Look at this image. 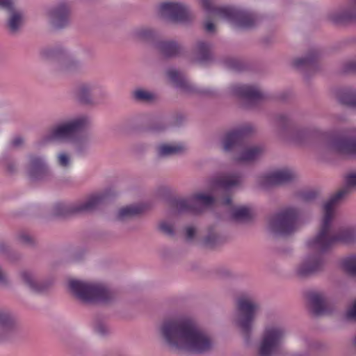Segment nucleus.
Segmentation results:
<instances>
[{
    "label": "nucleus",
    "instance_id": "1",
    "mask_svg": "<svg viewBox=\"0 0 356 356\" xmlns=\"http://www.w3.org/2000/svg\"><path fill=\"white\" fill-rule=\"evenodd\" d=\"M273 124L275 134L281 140L298 145H313L320 153L356 156V129L332 138L330 131L316 127L309 131L294 129L291 117L286 113L275 116Z\"/></svg>",
    "mask_w": 356,
    "mask_h": 356
},
{
    "label": "nucleus",
    "instance_id": "2",
    "mask_svg": "<svg viewBox=\"0 0 356 356\" xmlns=\"http://www.w3.org/2000/svg\"><path fill=\"white\" fill-rule=\"evenodd\" d=\"M159 333L162 342L172 350L203 355L211 352L213 348L211 336L198 328L188 317L178 316L164 320Z\"/></svg>",
    "mask_w": 356,
    "mask_h": 356
},
{
    "label": "nucleus",
    "instance_id": "3",
    "mask_svg": "<svg viewBox=\"0 0 356 356\" xmlns=\"http://www.w3.org/2000/svg\"><path fill=\"white\" fill-rule=\"evenodd\" d=\"M343 193L333 195L323 205L324 215L319 232L316 236L307 241L310 249L327 251L337 243H350L356 239V227H346L336 232H332L334 207Z\"/></svg>",
    "mask_w": 356,
    "mask_h": 356
},
{
    "label": "nucleus",
    "instance_id": "4",
    "mask_svg": "<svg viewBox=\"0 0 356 356\" xmlns=\"http://www.w3.org/2000/svg\"><path fill=\"white\" fill-rule=\"evenodd\" d=\"M202 6L209 13L228 21L241 29L253 27L258 22V17L253 12L235 6L213 7V0H200Z\"/></svg>",
    "mask_w": 356,
    "mask_h": 356
},
{
    "label": "nucleus",
    "instance_id": "5",
    "mask_svg": "<svg viewBox=\"0 0 356 356\" xmlns=\"http://www.w3.org/2000/svg\"><path fill=\"white\" fill-rule=\"evenodd\" d=\"M259 310L260 304L252 296L244 294L238 298L234 322L246 341L250 339L254 322Z\"/></svg>",
    "mask_w": 356,
    "mask_h": 356
},
{
    "label": "nucleus",
    "instance_id": "6",
    "mask_svg": "<svg viewBox=\"0 0 356 356\" xmlns=\"http://www.w3.org/2000/svg\"><path fill=\"white\" fill-rule=\"evenodd\" d=\"M302 213L300 207H285L268 219V230L275 236L289 235L298 229Z\"/></svg>",
    "mask_w": 356,
    "mask_h": 356
},
{
    "label": "nucleus",
    "instance_id": "7",
    "mask_svg": "<svg viewBox=\"0 0 356 356\" xmlns=\"http://www.w3.org/2000/svg\"><path fill=\"white\" fill-rule=\"evenodd\" d=\"M69 287L73 295L84 303H106L114 298L113 293L102 283L71 280Z\"/></svg>",
    "mask_w": 356,
    "mask_h": 356
},
{
    "label": "nucleus",
    "instance_id": "8",
    "mask_svg": "<svg viewBox=\"0 0 356 356\" xmlns=\"http://www.w3.org/2000/svg\"><path fill=\"white\" fill-rule=\"evenodd\" d=\"M40 56L46 60H54V70L60 74H72L82 67V63L74 55L60 47L44 48Z\"/></svg>",
    "mask_w": 356,
    "mask_h": 356
},
{
    "label": "nucleus",
    "instance_id": "9",
    "mask_svg": "<svg viewBox=\"0 0 356 356\" xmlns=\"http://www.w3.org/2000/svg\"><path fill=\"white\" fill-rule=\"evenodd\" d=\"M287 335L285 326L278 323H270L265 325L258 344V356H273L277 354L284 343Z\"/></svg>",
    "mask_w": 356,
    "mask_h": 356
},
{
    "label": "nucleus",
    "instance_id": "10",
    "mask_svg": "<svg viewBox=\"0 0 356 356\" xmlns=\"http://www.w3.org/2000/svg\"><path fill=\"white\" fill-rule=\"evenodd\" d=\"M90 123V119L86 115L59 122L49 129L46 140L48 141L70 143L72 140L76 132L87 127Z\"/></svg>",
    "mask_w": 356,
    "mask_h": 356
},
{
    "label": "nucleus",
    "instance_id": "11",
    "mask_svg": "<svg viewBox=\"0 0 356 356\" xmlns=\"http://www.w3.org/2000/svg\"><path fill=\"white\" fill-rule=\"evenodd\" d=\"M105 197L104 193H96L75 202L57 203L54 206L53 212L56 216L89 213L97 209Z\"/></svg>",
    "mask_w": 356,
    "mask_h": 356
},
{
    "label": "nucleus",
    "instance_id": "12",
    "mask_svg": "<svg viewBox=\"0 0 356 356\" xmlns=\"http://www.w3.org/2000/svg\"><path fill=\"white\" fill-rule=\"evenodd\" d=\"M74 92L80 103L88 106L99 105L108 97L106 88L99 83L93 81L79 83Z\"/></svg>",
    "mask_w": 356,
    "mask_h": 356
},
{
    "label": "nucleus",
    "instance_id": "13",
    "mask_svg": "<svg viewBox=\"0 0 356 356\" xmlns=\"http://www.w3.org/2000/svg\"><path fill=\"white\" fill-rule=\"evenodd\" d=\"M215 198L211 194L197 192L188 198L178 199L174 201L173 207L179 213H200L204 207L212 205Z\"/></svg>",
    "mask_w": 356,
    "mask_h": 356
},
{
    "label": "nucleus",
    "instance_id": "14",
    "mask_svg": "<svg viewBox=\"0 0 356 356\" xmlns=\"http://www.w3.org/2000/svg\"><path fill=\"white\" fill-rule=\"evenodd\" d=\"M26 171L29 179L33 181H47L53 178V173L44 156L30 154Z\"/></svg>",
    "mask_w": 356,
    "mask_h": 356
},
{
    "label": "nucleus",
    "instance_id": "15",
    "mask_svg": "<svg viewBox=\"0 0 356 356\" xmlns=\"http://www.w3.org/2000/svg\"><path fill=\"white\" fill-rule=\"evenodd\" d=\"M253 131L250 125H244L225 133L220 140L223 152L233 154V156L241 150L243 138Z\"/></svg>",
    "mask_w": 356,
    "mask_h": 356
},
{
    "label": "nucleus",
    "instance_id": "16",
    "mask_svg": "<svg viewBox=\"0 0 356 356\" xmlns=\"http://www.w3.org/2000/svg\"><path fill=\"white\" fill-rule=\"evenodd\" d=\"M309 251L316 252L305 255L296 268V273L300 277H307L321 271L325 265L322 252L318 250H312L307 245Z\"/></svg>",
    "mask_w": 356,
    "mask_h": 356
},
{
    "label": "nucleus",
    "instance_id": "17",
    "mask_svg": "<svg viewBox=\"0 0 356 356\" xmlns=\"http://www.w3.org/2000/svg\"><path fill=\"white\" fill-rule=\"evenodd\" d=\"M166 74L173 84L186 95H198L201 96H213L216 95V91L211 88L195 86L183 74L175 69H169Z\"/></svg>",
    "mask_w": 356,
    "mask_h": 356
},
{
    "label": "nucleus",
    "instance_id": "18",
    "mask_svg": "<svg viewBox=\"0 0 356 356\" xmlns=\"http://www.w3.org/2000/svg\"><path fill=\"white\" fill-rule=\"evenodd\" d=\"M294 172L289 169H280L259 175L257 178V184L263 189L271 186L289 184L296 179Z\"/></svg>",
    "mask_w": 356,
    "mask_h": 356
},
{
    "label": "nucleus",
    "instance_id": "19",
    "mask_svg": "<svg viewBox=\"0 0 356 356\" xmlns=\"http://www.w3.org/2000/svg\"><path fill=\"white\" fill-rule=\"evenodd\" d=\"M71 5L62 1L50 8L47 11V19L54 29H63L68 25L70 19Z\"/></svg>",
    "mask_w": 356,
    "mask_h": 356
},
{
    "label": "nucleus",
    "instance_id": "20",
    "mask_svg": "<svg viewBox=\"0 0 356 356\" xmlns=\"http://www.w3.org/2000/svg\"><path fill=\"white\" fill-rule=\"evenodd\" d=\"M18 332L19 327L15 317L8 312L0 311V343L13 341Z\"/></svg>",
    "mask_w": 356,
    "mask_h": 356
},
{
    "label": "nucleus",
    "instance_id": "21",
    "mask_svg": "<svg viewBox=\"0 0 356 356\" xmlns=\"http://www.w3.org/2000/svg\"><path fill=\"white\" fill-rule=\"evenodd\" d=\"M161 15L175 22H186L190 18V13L187 7L177 2H165L160 6Z\"/></svg>",
    "mask_w": 356,
    "mask_h": 356
},
{
    "label": "nucleus",
    "instance_id": "22",
    "mask_svg": "<svg viewBox=\"0 0 356 356\" xmlns=\"http://www.w3.org/2000/svg\"><path fill=\"white\" fill-rule=\"evenodd\" d=\"M243 182V176L240 172L223 173L212 177L209 181L211 188H221L230 190L240 186Z\"/></svg>",
    "mask_w": 356,
    "mask_h": 356
},
{
    "label": "nucleus",
    "instance_id": "23",
    "mask_svg": "<svg viewBox=\"0 0 356 356\" xmlns=\"http://www.w3.org/2000/svg\"><path fill=\"white\" fill-rule=\"evenodd\" d=\"M230 90L233 95L244 99L250 103L257 102L265 97L264 94L254 86L234 84L231 87Z\"/></svg>",
    "mask_w": 356,
    "mask_h": 356
},
{
    "label": "nucleus",
    "instance_id": "24",
    "mask_svg": "<svg viewBox=\"0 0 356 356\" xmlns=\"http://www.w3.org/2000/svg\"><path fill=\"white\" fill-rule=\"evenodd\" d=\"M348 5L341 9L329 13L328 19L335 24H345L356 21V6Z\"/></svg>",
    "mask_w": 356,
    "mask_h": 356
},
{
    "label": "nucleus",
    "instance_id": "25",
    "mask_svg": "<svg viewBox=\"0 0 356 356\" xmlns=\"http://www.w3.org/2000/svg\"><path fill=\"white\" fill-rule=\"evenodd\" d=\"M19 275L22 282L33 292H42L47 288V285L40 280L38 273L32 270H22Z\"/></svg>",
    "mask_w": 356,
    "mask_h": 356
},
{
    "label": "nucleus",
    "instance_id": "26",
    "mask_svg": "<svg viewBox=\"0 0 356 356\" xmlns=\"http://www.w3.org/2000/svg\"><path fill=\"white\" fill-rule=\"evenodd\" d=\"M264 153V148L261 145L242 147L239 152L234 156L237 162L250 163L259 159Z\"/></svg>",
    "mask_w": 356,
    "mask_h": 356
},
{
    "label": "nucleus",
    "instance_id": "27",
    "mask_svg": "<svg viewBox=\"0 0 356 356\" xmlns=\"http://www.w3.org/2000/svg\"><path fill=\"white\" fill-rule=\"evenodd\" d=\"M186 149V147L181 143H162L156 146V154L157 157L163 159L181 154Z\"/></svg>",
    "mask_w": 356,
    "mask_h": 356
},
{
    "label": "nucleus",
    "instance_id": "28",
    "mask_svg": "<svg viewBox=\"0 0 356 356\" xmlns=\"http://www.w3.org/2000/svg\"><path fill=\"white\" fill-rule=\"evenodd\" d=\"M156 48L159 53L165 58H174L179 56L183 51V47L175 40L159 42Z\"/></svg>",
    "mask_w": 356,
    "mask_h": 356
},
{
    "label": "nucleus",
    "instance_id": "29",
    "mask_svg": "<svg viewBox=\"0 0 356 356\" xmlns=\"http://www.w3.org/2000/svg\"><path fill=\"white\" fill-rule=\"evenodd\" d=\"M312 309L316 315H322L329 312L327 301L322 292H312L309 295Z\"/></svg>",
    "mask_w": 356,
    "mask_h": 356
},
{
    "label": "nucleus",
    "instance_id": "30",
    "mask_svg": "<svg viewBox=\"0 0 356 356\" xmlns=\"http://www.w3.org/2000/svg\"><path fill=\"white\" fill-rule=\"evenodd\" d=\"M90 141L91 137L89 134H82L74 136L70 143L72 144L74 154L79 156H83L89 152Z\"/></svg>",
    "mask_w": 356,
    "mask_h": 356
},
{
    "label": "nucleus",
    "instance_id": "31",
    "mask_svg": "<svg viewBox=\"0 0 356 356\" xmlns=\"http://www.w3.org/2000/svg\"><path fill=\"white\" fill-rule=\"evenodd\" d=\"M211 45L204 41H198L194 48V59L200 64H205L212 60Z\"/></svg>",
    "mask_w": 356,
    "mask_h": 356
},
{
    "label": "nucleus",
    "instance_id": "32",
    "mask_svg": "<svg viewBox=\"0 0 356 356\" xmlns=\"http://www.w3.org/2000/svg\"><path fill=\"white\" fill-rule=\"evenodd\" d=\"M8 17L7 20V28L11 34L17 33L23 24L24 15L21 10L15 8L7 12Z\"/></svg>",
    "mask_w": 356,
    "mask_h": 356
},
{
    "label": "nucleus",
    "instance_id": "33",
    "mask_svg": "<svg viewBox=\"0 0 356 356\" xmlns=\"http://www.w3.org/2000/svg\"><path fill=\"white\" fill-rule=\"evenodd\" d=\"M225 238L221 236L216 226L209 227L202 240L203 245L209 248H213L225 242Z\"/></svg>",
    "mask_w": 356,
    "mask_h": 356
},
{
    "label": "nucleus",
    "instance_id": "34",
    "mask_svg": "<svg viewBox=\"0 0 356 356\" xmlns=\"http://www.w3.org/2000/svg\"><path fill=\"white\" fill-rule=\"evenodd\" d=\"M336 96L338 102L341 104L356 108V92L354 89H340L337 91Z\"/></svg>",
    "mask_w": 356,
    "mask_h": 356
},
{
    "label": "nucleus",
    "instance_id": "35",
    "mask_svg": "<svg viewBox=\"0 0 356 356\" xmlns=\"http://www.w3.org/2000/svg\"><path fill=\"white\" fill-rule=\"evenodd\" d=\"M132 97L140 102H152L156 99L154 92L143 88H138L132 92Z\"/></svg>",
    "mask_w": 356,
    "mask_h": 356
},
{
    "label": "nucleus",
    "instance_id": "36",
    "mask_svg": "<svg viewBox=\"0 0 356 356\" xmlns=\"http://www.w3.org/2000/svg\"><path fill=\"white\" fill-rule=\"evenodd\" d=\"M132 36L139 41H149L154 38L155 31L149 28L140 27L133 31Z\"/></svg>",
    "mask_w": 356,
    "mask_h": 356
},
{
    "label": "nucleus",
    "instance_id": "37",
    "mask_svg": "<svg viewBox=\"0 0 356 356\" xmlns=\"http://www.w3.org/2000/svg\"><path fill=\"white\" fill-rule=\"evenodd\" d=\"M142 211V208L136 205L127 206L121 208L118 212V218L124 220L126 218L134 216Z\"/></svg>",
    "mask_w": 356,
    "mask_h": 356
},
{
    "label": "nucleus",
    "instance_id": "38",
    "mask_svg": "<svg viewBox=\"0 0 356 356\" xmlns=\"http://www.w3.org/2000/svg\"><path fill=\"white\" fill-rule=\"evenodd\" d=\"M346 186L336 193L339 194L344 191V193H343V195L340 197L339 200L344 197L346 195L350 193V189L352 188H356V171L350 172L346 175Z\"/></svg>",
    "mask_w": 356,
    "mask_h": 356
},
{
    "label": "nucleus",
    "instance_id": "39",
    "mask_svg": "<svg viewBox=\"0 0 356 356\" xmlns=\"http://www.w3.org/2000/svg\"><path fill=\"white\" fill-rule=\"evenodd\" d=\"M302 342L305 350L294 353L292 354V356H312L317 350V344L314 341L304 339Z\"/></svg>",
    "mask_w": 356,
    "mask_h": 356
},
{
    "label": "nucleus",
    "instance_id": "40",
    "mask_svg": "<svg viewBox=\"0 0 356 356\" xmlns=\"http://www.w3.org/2000/svg\"><path fill=\"white\" fill-rule=\"evenodd\" d=\"M344 270L351 275H356V256L353 255L344 259L342 261Z\"/></svg>",
    "mask_w": 356,
    "mask_h": 356
},
{
    "label": "nucleus",
    "instance_id": "41",
    "mask_svg": "<svg viewBox=\"0 0 356 356\" xmlns=\"http://www.w3.org/2000/svg\"><path fill=\"white\" fill-rule=\"evenodd\" d=\"M56 160L58 165L63 168L68 169L71 166V157L67 152H62L58 153Z\"/></svg>",
    "mask_w": 356,
    "mask_h": 356
},
{
    "label": "nucleus",
    "instance_id": "42",
    "mask_svg": "<svg viewBox=\"0 0 356 356\" xmlns=\"http://www.w3.org/2000/svg\"><path fill=\"white\" fill-rule=\"evenodd\" d=\"M250 217V210L245 207H241L234 209L232 218L236 220L248 219Z\"/></svg>",
    "mask_w": 356,
    "mask_h": 356
},
{
    "label": "nucleus",
    "instance_id": "43",
    "mask_svg": "<svg viewBox=\"0 0 356 356\" xmlns=\"http://www.w3.org/2000/svg\"><path fill=\"white\" fill-rule=\"evenodd\" d=\"M17 238L18 242L24 245L32 247L35 243L34 238L26 232L19 233Z\"/></svg>",
    "mask_w": 356,
    "mask_h": 356
},
{
    "label": "nucleus",
    "instance_id": "44",
    "mask_svg": "<svg viewBox=\"0 0 356 356\" xmlns=\"http://www.w3.org/2000/svg\"><path fill=\"white\" fill-rule=\"evenodd\" d=\"M314 56L298 58L293 60V65L298 68L309 66L314 61Z\"/></svg>",
    "mask_w": 356,
    "mask_h": 356
},
{
    "label": "nucleus",
    "instance_id": "45",
    "mask_svg": "<svg viewBox=\"0 0 356 356\" xmlns=\"http://www.w3.org/2000/svg\"><path fill=\"white\" fill-rule=\"evenodd\" d=\"M15 8V0H0V10L8 12Z\"/></svg>",
    "mask_w": 356,
    "mask_h": 356
},
{
    "label": "nucleus",
    "instance_id": "46",
    "mask_svg": "<svg viewBox=\"0 0 356 356\" xmlns=\"http://www.w3.org/2000/svg\"><path fill=\"white\" fill-rule=\"evenodd\" d=\"M159 229L168 236H173L175 234L172 225L167 222H162L159 225Z\"/></svg>",
    "mask_w": 356,
    "mask_h": 356
},
{
    "label": "nucleus",
    "instance_id": "47",
    "mask_svg": "<svg viewBox=\"0 0 356 356\" xmlns=\"http://www.w3.org/2000/svg\"><path fill=\"white\" fill-rule=\"evenodd\" d=\"M317 197V193L314 191H307L302 194L301 200L303 202H312Z\"/></svg>",
    "mask_w": 356,
    "mask_h": 356
},
{
    "label": "nucleus",
    "instance_id": "48",
    "mask_svg": "<svg viewBox=\"0 0 356 356\" xmlns=\"http://www.w3.org/2000/svg\"><path fill=\"white\" fill-rule=\"evenodd\" d=\"M343 70L345 72L356 74V60L347 62L343 66Z\"/></svg>",
    "mask_w": 356,
    "mask_h": 356
},
{
    "label": "nucleus",
    "instance_id": "49",
    "mask_svg": "<svg viewBox=\"0 0 356 356\" xmlns=\"http://www.w3.org/2000/svg\"><path fill=\"white\" fill-rule=\"evenodd\" d=\"M95 330L97 333L102 336L105 335L108 332V327L102 323H97L95 325Z\"/></svg>",
    "mask_w": 356,
    "mask_h": 356
},
{
    "label": "nucleus",
    "instance_id": "50",
    "mask_svg": "<svg viewBox=\"0 0 356 356\" xmlns=\"http://www.w3.org/2000/svg\"><path fill=\"white\" fill-rule=\"evenodd\" d=\"M346 317L348 320H356V301L346 312Z\"/></svg>",
    "mask_w": 356,
    "mask_h": 356
},
{
    "label": "nucleus",
    "instance_id": "51",
    "mask_svg": "<svg viewBox=\"0 0 356 356\" xmlns=\"http://www.w3.org/2000/svg\"><path fill=\"white\" fill-rule=\"evenodd\" d=\"M196 234V229L193 226L186 227V237L188 240H192Z\"/></svg>",
    "mask_w": 356,
    "mask_h": 356
},
{
    "label": "nucleus",
    "instance_id": "52",
    "mask_svg": "<svg viewBox=\"0 0 356 356\" xmlns=\"http://www.w3.org/2000/svg\"><path fill=\"white\" fill-rule=\"evenodd\" d=\"M8 282V276L7 273L0 268V284H6Z\"/></svg>",
    "mask_w": 356,
    "mask_h": 356
},
{
    "label": "nucleus",
    "instance_id": "53",
    "mask_svg": "<svg viewBox=\"0 0 356 356\" xmlns=\"http://www.w3.org/2000/svg\"><path fill=\"white\" fill-rule=\"evenodd\" d=\"M204 29L209 33H213L215 31V25L213 22L207 20L204 23Z\"/></svg>",
    "mask_w": 356,
    "mask_h": 356
},
{
    "label": "nucleus",
    "instance_id": "54",
    "mask_svg": "<svg viewBox=\"0 0 356 356\" xmlns=\"http://www.w3.org/2000/svg\"><path fill=\"white\" fill-rule=\"evenodd\" d=\"M24 139L21 137H16L12 141V145L15 147H18L23 145Z\"/></svg>",
    "mask_w": 356,
    "mask_h": 356
},
{
    "label": "nucleus",
    "instance_id": "55",
    "mask_svg": "<svg viewBox=\"0 0 356 356\" xmlns=\"http://www.w3.org/2000/svg\"><path fill=\"white\" fill-rule=\"evenodd\" d=\"M9 246L8 245V244H6V243L4 242H1L0 243V252L3 253V254H7L9 252Z\"/></svg>",
    "mask_w": 356,
    "mask_h": 356
},
{
    "label": "nucleus",
    "instance_id": "56",
    "mask_svg": "<svg viewBox=\"0 0 356 356\" xmlns=\"http://www.w3.org/2000/svg\"><path fill=\"white\" fill-rule=\"evenodd\" d=\"M222 203L224 204V205H227V206H229L232 203V199H231V197L230 196H227L225 197L222 201Z\"/></svg>",
    "mask_w": 356,
    "mask_h": 356
},
{
    "label": "nucleus",
    "instance_id": "57",
    "mask_svg": "<svg viewBox=\"0 0 356 356\" xmlns=\"http://www.w3.org/2000/svg\"><path fill=\"white\" fill-rule=\"evenodd\" d=\"M8 169L10 172H13L15 170V164H9L8 165Z\"/></svg>",
    "mask_w": 356,
    "mask_h": 356
},
{
    "label": "nucleus",
    "instance_id": "58",
    "mask_svg": "<svg viewBox=\"0 0 356 356\" xmlns=\"http://www.w3.org/2000/svg\"><path fill=\"white\" fill-rule=\"evenodd\" d=\"M348 3L354 6H356V0H348Z\"/></svg>",
    "mask_w": 356,
    "mask_h": 356
},
{
    "label": "nucleus",
    "instance_id": "59",
    "mask_svg": "<svg viewBox=\"0 0 356 356\" xmlns=\"http://www.w3.org/2000/svg\"><path fill=\"white\" fill-rule=\"evenodd\" d=\"M353 342H354V345L356 346V337H355Z\"/></svg>",
    "mask_w": 356,
    "mask_h": 356
}]
</instances>
